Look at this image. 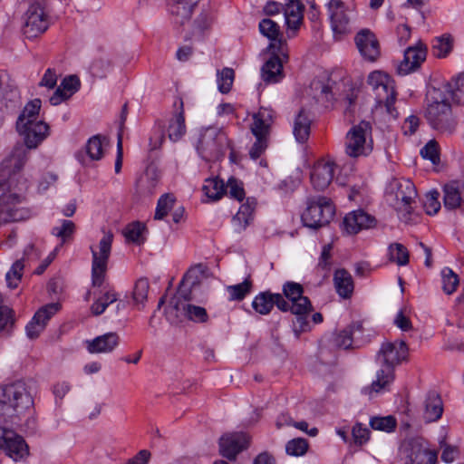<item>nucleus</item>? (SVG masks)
Returning <instances> with one entry per match:
<instances>
[{
  "instance_id": "a878e982",
  "label": "nucleus",
  "mask_w": 464,
  "mask_h": 464,
  "mask_svg": "<svg viewBox=\"0 0 464 464\" xmlns=\"http://www.w3.org/2000/svg\"><path fill=\"white\" fill-rule=\"evenodd\" d=\"M443 206L448 210L464 209V182L451 181L443 188Z\"/></svg>"
},
{
  "instance_id": "2eb2a0df",
  "label": "nucleus",
  "mask_w": 464,
  "mask_h": 464,
  "mask_svg": "<svg viewBox=\"0 0 464 464\" xmlns=\"http://www.w3.org/2000/svg\"><path fill=\"white\" fill-rule=\"evenodd\" d=\"M0 450L14 461L21 460L29 454V448L24 438L3 427H0Z\"/></svg>"
},
{
  "instance_id": "bf43d9fd",
  "label": "nucleus",
  "mask_w": 464,
  "mask_h": 464,
  "mask_svg": "<svg viewBox=\"0 0 464 464\" xmlns=\"http://www.w3.org/2000/svg\"><path fill=\"white\" fill-rule=\"evenodd\" d=\"M226 187V192L229 194V196L233 198L241 201L245 198V190L243 188V184L241 181L237 180L235 178H230L227 180Z\"/></svg>"
},
{
  "instance_id": "49530a36",
  "label": "nucleus",
  "mask_w": 464,
  "mask_h": 464,
  "mask_svg": "<svg viewBox=\"0 0 464 464\" xmlns=\"http://www.w3.org/2000/svg\"><path fill=\"white\" fill-rule=\"evenodd\" d=\"M188 305L185 300H180L179 297L173 298L166 309L168 320L171 323H176L184 317L182 314V306Z\"/></svg>"
},
{
  "instance_id": "13d9d810",
  "label": "nucleus",
  "mask_w": 464,
  "mask_h": 464,
  "mask_svg": "<svg viewBox=\"0 0 464 464\" xmlns=\"http://www.w3.org/2000/svg\"><path fill=\"white\" fill-rule=\"evenodd\" d=\"M144 230H145V227L141 223L135 222V223L130 224L126 227L124 235L128 241H130V242H133L136 244H140L143 241L142 233Z\"/></svg>"
},
{
  "instance_id": "bb28decb",
  "label": "nucleus",
  "mask_w": 464,
  "mask_h": 464,
  "mask_svg": "<svg viewBox=\"0 0 464 464\" xmlns=\"http://www.w3.org/2000/svg\"><path fill=\"white\" fill-rule=\"evenodd\" d=\"M105 143L106 138L102 135L91 137L85 145L84 151L76 153L77 160L82 165H88L89 160H100L103 157Z\"/></svg>"
},
{
  "instance_id": "f704fd0d",
  "label": "nucleus",
  "mask_w": 464,
  "mask_h": 464,
  "mask_svg": "<svg viewBox=\"0 0 464 464\" xmlns=\"http://www.w3.org/2000/svg\"><path fill=\"white\" fill-rule=\"evenodd\" d=\"M255 210V203L247 199L246 203L242 204L232 219L234 229L240 233L246 228V227L253 220Z\"/></svg>"
},
{
  "instance_id": "69168bd1",
  "label": "nucleus",
  "mask_w": 464,
  "mask_h": 464,
  "mask_svg": "<svg viewBox=\"0 0 464 464\" xmlns=\"http://www.w3.org/2000/svg\"><path fill=\"white\" fill-rule=\"evenodd\" d=\"M331 250L330 244L324 245L319 258L318 266L323 270H329L331 266Z\"/></svg>"
},
{
  "instance_id": "c9c22d12",
  "label": "nucleus",
  "mask_w": 464,
  "mask_h": 464,
  "mask_svg": "<svg viewBox=\"0 0 464 464\" xmlns=\"http://www.w3.org/2000/svg\"><path fill=\"white\" fill-rule=\"evenodd\" d=\"M450 100L456 103L464 104V75H459L448 82L441 89Z\"/></svg>"
},
{
  "instance_id": "7ed1b4c3",
  "label": "nucleus",
  "mask_w": 464,
  "mask_h": 464,
  "mask_svg": "<svg viewBox=\"0 0 464 464\" xmlns=\"http://www.w3.org/2000/svg\"><path fill=\"white\" fill-rule=\"evenodd\" d=\"M33 405L32 394L24 382L18 381L0 388V420L16 424Z\"/></svg>"
},
{
  "instance_id": "393cba45",
  "label": "nucleus",
  "mask_w": 464,
  "mask_h": 464,
  "mask_svg": "<svg viewBox=\"0 0 464 464\" xmlns=\"http://www.w3.org/2000/svg\"><path fill=\"white\" fill-rule=\"evenodd\" d=\"M304 5L298 0H289L284 6V15L289 38L295 36L303 24Z\"/></svg>"
},
{
  "instance_id": "5701e85b",
  "label": "nucleus",
  "mask_w": 464,
  "mask_h": 464,
  "mask_svg": "<svg viewBox=\"0 0 464 464\" xmlns=\"http://www.w3.org/2000/svg\"><path fill=\"white\" fill-rule=\"evenodd\" d=\"M427 48L424 44L419 42L413 46L408 47L404 51L403 60L398 66L400 74L407 75L416 69L426 60Z\"/></svg>"
},
{
  "instance_id": "72a5a7b5",
  "label": "nucleus",
  "mask_w": 464,
  "mask_h": 464,
  "mask_svg": "<svg viewBox=\"0 0 464 464\" xmlns=\"http://www.w3.org/2000/svg\"><path fill=\"white\" fill-rule=\"evenodd\" d=\"M312 120L304 110H301L293 123V133L297 142L304 143L310 135Z\"/></svg>"
},
{
  "instance_id": "774afa93",
  "label": "nucleus",
  "mask_w": 464,
  "mask_h": 464,
  "mask_svg": "<svg viewBox=\"0 0 464 464\" xmlns=\"http://www.w3.org/2000/svg\"><path fill=\"white\" fill-rule=\"evenodd\" d=\"M57 76L54 71L52 69H47L40 82L41 86L47 87L48 89H53L56 85Z\"/></svg>"
},
{
  "instance_id": "864d4df0",
  "label": "nucleus",
  "mask_w": 464,
  "mask_h": 464,
  "mask_svg": "<svg viewBox=\"0 0 464 464\" xmlns=\"http://www.w3.org/2000/svg\"><path fill=\"white\" fill-rule=\"evenodd\" d=\"M24 266L23 260H17L6 273L5 279L9 287L15 288L18 285L22 278Z\"/></svg>"
},
{
  "instance_id": "c756f323",
  "label": "nucleus",
  "mask_w": 464,
  "mask_h": 464,
  "mask_svg": "<svg viewBox=\"0 0 464 464\" xmlns=\"http://www.w3.org/2000/svg\"><path fill=\"white\" fill-rule=\"evenodd\" d=\"M120 343V337L116 333H107L87 341V350L91 353H107L112 352Z\"/></svg>"
},
{
  "instance_id": "ddd939ff",
  "label": "nucleus",
  "mask_w": 464,
  "mask_h": 464,
  "mask_svg": "<svg viewBox=\"0 0 464 464\" xmlns=\"http://www.w3.org/2000/svg\"><path fill=\"white\" fill-rule=\"evenodd\" d=\"M273 119L274 111L263 107L253 115V123L250 130L256 137V141L249 150V156L252 160H257L267 148V136Z\"/></svg>"
},
{
  "instance_id": "2f4dec72",
  "label": "nucleus",
  "mask_w": 464,
  "mask_h": 464,
  "mask_svg": "<svg viewBox=\"0 0 464 464\" xmlns=\"http://www.w3.org/2000/svg\"><path fill=\"white\" fill-rule=\"evenodd\" d=\"M199 0H168L169 12L174 17L175 23L183 24L189 20L194 6Z\"/></svg>"
},
{
  "instance_id": "0eeeda50",
  "label": "nucleus",
  "mask_w": 464,
  "mask_h": 464,
  "mask_svg": "<svg viewBox=\"0 0 464 464\" xmlns=\"http://www.w3.org/2000/svg\"><path fill=\"white\" fill-rule=\"evenodd\" d=\"M283 293L288 303V311L296 315L294 322L295 332L297 335L308 329L307 314L312 310L310 300L303 295V286L295 282H286L283 285Z\"/></svg>"
},
{
  "instance_id": "c03bdc74",
  "label": "nucleus",
  "mask_w": 464,
  "mask_h": 464,
  "mask_svg": "<svg viewBox=\"0 0 464 464\" xmlns=\"http://www.w3.org/2000/svg\"><path fill=\"white\" fill-rule=\"evenodd\" d=\"M441 283L442 290L446 295L453 294L459 285V276L455 274L452 269L444 267L441 272Z\"/></svg>"
},
{
  "instance_id": "a18cd8bd",
  "label": "nucleus",
  "mask_w": 464,
  "mask_h": 464,
  "mask_svg": "<svg viewBox=\"0 0 464 464\" xmlns=\"http://www.w3.org/2000/svg\"><path fill=\"white\" fill-rule=\"evenodd\" d=\"M182 314L187 318L195 323H205L208 319V313L204 307L188 304L182 306Z\"/></svg>"
},
{
  "instance_id": "4be33fe9",
  "label": "nucleus",
  "mask_w": 464,
  "mask_h": 464,
  "mask_svg": "<svg viewBox=\"0 0 464 464\" xmlns=\"http://www.w3.org/2000/svg\"><path fill=\"white\" fill-rule=\"evenodd\" d=\"M275 305L282 312H287L289 308L281 294H273L270 291L259 293L252 301L253 309L263 315L268 314Z\"/></svg>"
},
{
  "instance_id": "412c9836",
  "label": "nucleus",
  "mask_w": 464,
  "mask_h": 464,
  "mask_svg": "<svg viewBox=\"0 0 464 464\" xmlns=\"http://www.w3.org/2000/svg\"><path fill=\"white\" fill-rule=\"evenodd\" d=\"M248 444L249 437L244 432L225 434L219 440V452L223 457L233 460Z\"/></svg>"
},
{
  "instance_id": "4c0bfd02",
  "label": "nucleus",
  "mask_w": 464,
  "mask_h": 464,
  "mask_svg": "<svg viewBox=\"0 0 464 464\" xmlns=\"http://www.w3.org/2000/svg\"><path fill=\"white\" fill-rule=\"evenodd\" d=\"M118 300V294L112 288H107L91 305V312L98 316L103 314L109 304Z\"/></svg>"
},
{
  "instance_id": "473e14b6",
  "label": "nucleus",
  "mask_w": 464,
  "mask_h": 464,
  "mask_svg": "<svg viewBox=\"0 0 464 464\" xmlns=\"http://www.w3.org/2000/svg\"><path fill=\"white\" fill-rule=\"evenodd\" d=\"M336 293L343 299H349L353 293L354 283L352 275L344 268L337 269L334 275Z\"/></svg>"
},
{
  "instance_id": "0e129e2a",
  "label": "nucleus",
  "mask_w": 464,
  "mask_h": 464,
  "mask_svg": "<svg viewBox=\"0 0 464 464\" xmlns=\"http://www.w3.org/2000/svg\"><path fill=\"white\" fill-rule=\"evenodd\" d=\"M60 87H62L65 91V92H70V95L72 96L79 90L80 80L75 75L65 77L62 81Z\"/></svg>"
},
{
  "instance_id": "39448f33",
  "label": "nucleus",
  "mask_w": 464,
  "mask_h": 464,
  "mask_svg": "<svg viewBox=\"0 0 464 464\" xmlns=\"http://www.w3.org/2000/svg\"><path fill=\"white\" fill-rule=\"evenodd\" d=\"M417 197L414 184L408 179H392L386 188V201L399 214L400 218L408 222Z\"/></svg>"
},
{
  "instance_id": "6e6552de",
  "label": "nucleus",
  "mask_w": 464,
  "mask_h": 464,
  "mask_svg": "<svg viewBox=\"0 0 464 464\" xmlns=\"http://www.w3.org/2000/svg\"><path fill=\"white\" fill-rule=\"evenodd\" d=\"M51 0H33L24 15V34L28 38L44 33L51 24Z\"/></svg>"
},
{
  "instance_id": "4468645a",
  "label": "nucleus",
  "mask_w": 464,
  "mask_h": 464,
  "mask_svg": "<svg viewBox=\"0 0 464 464\" xmlns=\"http://www.w3.org/2000/svg\"><path fill=\"white\" fill-rule=\"evenodd\" d=\"M329 12L331 25L335 36L342 37L351 32L353 6L343 0H330Z\"/></svg>"
},
{
  "instance_id": "4d7b16f0",
  "label": "nucleus",
  "mask_w": 464,
  "mask_h": 464,
  "mask_svg": "<svg viewBox=\"0 0 464 464\" xmlns=\"http://www.w3.org/2000/svg\"><path fill=\"white\" fill-rule=\"evenodd\" d=\"M159 175L154 169H148L140 180V187L147 193H152L159 182Z\"/></svg>"
},
{
  "instance_id": "6ab92c4d",
  "label": "nucleus",
  "mask_w": 464,
  "mask_h": 464,
  "mask_svg": "<svg viewBox=\"0 0 464 464\" xmlns=\"http://www.w3.org/2000/svg\"><path fill=\"white\" fill-rule=\"evenodd\" d=\"M258 28L260 34L270 41L267 49L287 58L284 50L285 40L283 39L278 24L270 18H264L259 22Z\"/></svg>"
},
{
  "instance_id": "680f3d73",
  "label": "nucleus",
  "mask_w": 464,
  "mask_h": 464,
  "mask_svg": "<svg viewBox=\"0 0 464 464\" xmlns=\"http://www.w3.org/2000/svg\"><path fill=\"white\" fill-rule=\"evenodd\" d=\"M439 192L433 191L427 195L426 200L424 202V208L426 213L429 215L436 214L440 208V203L439 201Z\"/></svg>"
},
{
  "instance_id": "58836bf2",
  "label": "nucleus",
  "mask_w": 464,
  "mask_h": 464,
  "mask_svg": "<svg viewBox=\"0 0 464 464\" xmlns=\"http://www.w3.org/2000/svg\"><path fill=\"white\" fill-rule=\"evenodd\" d=\"M253 287V282L250 277H246L242 283L227 285L226 291L228 294L229 301H242L250 294Z\"/></svg>"
},
{
  "instance_id": "5fc2aeb1",
  "label": "nucleus",
  "mask_w": 464,
  "mask_h": 464,
  "mask_svg": "<svg viewBox=\"0 0 464 464\" xmlns=\"http://www.w3.org/2000/svg\"><path fill=\"white\" fill-rule=\"evenodd\" d=\"M308 450L307 440L304 439L297 438L289 440L285 445V451L291 456H302Z\"/></svg>"
},
{
  "instance_id": "338daca9",
  "label": "nucleus",
  "mask_w": 464,
  "mask_h": 464,
  "mask_svg": "<svg viewBox=\"0 0 464 464\" xmlns=\"http://www.w3.org/2000/svg\"><path fill=\"white\" fill-rule=\"evenodd\" d=\"M420 124V119L415 115L409 116L403 125L402 130L406 135H412L417 130Z\"/></svg>"
},
{
  "instance_id": "b1692460",
  "label": "nucleus",
  "mask_w": 464,
  "mask_h": 464,
  "mask_svg": "<svg viewBox=\"0 0 464 464\" xmlns=\"http://www.w3.org/2000/svg\"><path fill=\"white\" fill-rule=\"evenodd\" d=\"M335 164L330 160H318L311 172V183L315 189H325L333 180Z\"/></svg>"
},
{
  "instance_id": "e433bc0d",
  "label": "nucleus",
  "mask_w": 464,
  "mask_h": 464,
  "mask_svg": "<svg viewBox=\"0 0 464 464\" xmlns=\"http://www.w3.org/2000/svg\"><path fill=\"white\" fill-rule=\"evenodd\" d=\"M202 191L208 201H218L226 193V187L224 181L218 177L209 178L205 179Z\"/></svg>"
},
{
  "instance_id": "f257e3e1",
  "label": "nucleus",
  "mask_w": 464,
  "mask_h": 464,
  "mask_svg": "<svg viewBox=\"0 0 464 464\" xmlns=\"http://www.w3.org/2000/svg\"><path fill=\"white\" fill-rule=\"evenodd\" d=\"M27 160L26 150L16 148L0 169V214H11L13 207L21 202L27 180L19 175Z\"/></svg>"
},
{
  "instance_id": "9b49d317",
  "label": "nucleus",
  "mask_w": 464,
  "mask_h": 464,
  "mask_svg": "<svg viewBox=\"0 0 464 464\" xmlns=\"http://www.w3.org/2000/svg\"><path fill=\"white\" fill-rule=\"evenodd\" d=\"M367 82L375 93L377 103L383 104L387 112L392 118L396 119L398 117V111L393 107L396 101L393 81L388 74L375 71L369 74Z\"/></svg>"
},
{
  "instance_id": "37998d69",
  "label": "nucleus",
  "mask_w": 464,
  "mask_h": 464,
  "mask_svg": "<svg viewBox=\"0 0 464 464\" xmlns=\"http://www.w3.org/2000/svg\"><path fill=\"white\" fill-rule=\"evenodd\" d=\"M176 202L174 195L167 193L162 195L157 202L154 218L162 220L168 213L173 208Z\"/></svg>"
},
{
  "instance_id": "a19ab883",
  "label": "nucleus",
  "mask_w": 464,
  "mask_h": 464,
  "mask_svg": "<svg viewBox=\"0 0 464 464\" xmlns=\"http://www.w3.org/2000/svg\"><path fill=\"white\" fill-rule=\"evenodd\" d=\"M389 260L398 266H406L409 263L410 254L408 249L401 243H392L388 247Z\"/></svg>"
},
{
  "instance_id": "aec40b11",
  "label": "nucleus",
  "mask_w": 464,
  "mask_h": 464,
  "mask_svg": "<svg viewBox=\"0 0 464 464\" xmlns=\"http://www.w3.org/2000/svg\"><path fill=\"white\" fill-rule=\"evenodd\" d=\"M61 309L59 303H51L41 307L25 327L26 334L34 339L44 331L47 322Z\"/></svg>"
},
{
  "instance_id": "f03ea898",
  "label": "nucleus",
  "mask_w": 464,
  "mask_h": 464,
  "mask_svg": "<svg viewBox=\"0 0 464 464\" xmlns=\"http://www.w3.org/2000/svg\"><path fill=\"white\" fill-rule=\"evenodd\" d=\"M407 355L408 347L405 342L383 343L376 355V362L380 366L376 372V380L370 386L363 388V393L372 398L374 394L388 390L395 378V367L404 361Z\"/></svg>"
},
{
  "instance_id": "f3484780",
  "label": "nucleus",
  "mask_w": 464,
  "mask_h": 464,
  "mask_svg": "<svg viewBox=\"0 0 464 464\" xmlns=\"http://www.w3.org/2000/svg\"><path fill=\"white\" fill-rule=\"evenodd\" d=\"M376 219L362 209H357L347 213L341 224L343 233L356 235L359 232L374 227Z\"/></svg>"
},
{
  "instance_id": "e2e57ef3",
  "label": "nucleus",
  "mask_w": 464,
  "mask_h": 464,
  "mask_svg": "<svg viewBox=\"0 0 464 464\" xmlns=\"http://www.w3.org/2000/svg\"><path fill=\"white\" fill-rule=\"evenodd\" d=\"M369 430L362 427L360 423L355 424L352 430L353 440L359 445L365 443L369 440Z\"/></svg>"
},
{
  "instance_id": "423d86ee",
  "label": "nucleus",
  "mask_w": 464,
  "mask_h": 464,
  "mask_svg": "<svg viewBox=\"0 0 464 464\" xmlns=\"http://www.w3.org/2000/svg\"><path fill=\"white\" fill-rule=\"evenodd\" d=\"M429 95L426 118L430 125L440 132H452L457 121L452 115L449 98L441 89H434Z\"/></svg>"
},
{
  "instance_id": "9d476101",
  "label": "nucleus",
  "mask_w": 464,
  "mask_h": 464,
  "mask_svg": "<svg viewBox=\"0 0 464 464\" xmlns=\"http://www.w3.org/2000/svg\"><path fill=\"white\" fill-rule=\"evenodd\" d=\"M345 153L351 158L368 156L373 149L372 125L362 121L353 125L345 137Z\"/></svg>"
},
{
  "instance_id": "c85d7f7f",
  "label": "nucleus",
  "mask_w": 464,
  "mask_h": 464,
  "mask_svg": "<svg viewBox=\"0 0 464 464\" xmlns=\"http://www.w3.org/2000/svg\"><path fill=\"white\" fill-rule=\"evenodd\" d=\"M278 55L273 53L261 68V78L266 84L277 83L284 78L283 63Z\"/></svg>"
},
{
  "instance_id": "8fccbe9b",
  "label": "nucleus",
  "mask_w": 464,
  "mask_h": 464,
  "mask_svg": "<svg viewBox=\"0 0 464 464\" xmlns=\"http://www.w3.org/2000/svg\"><path fill=\"white\" fill-rule=\"evenodd\" d=\"M370 425L373 430L391 432L396 428V420L392 416L373 417L370 420Z\"/></svg>"
},
{
  "instance_id": "3c124183",
  "label": "nucleus",
  "mask_w": 464,
  "mask_h": 464,
  "mask_svg": "<svg viewBox=\"0 0 464 464\" xmlns=\"http://www.w3.org/2000/svg\"><path fill=\"white\" fill-rule=\"evenodd\" d=\"M111 63L108 58L99 57L92 61L90 66L91 72L93 76L103 78L110 72Z\"/></svg>"
},
{
  "instance_id": "052dcab7",
  "label": "nucleus",
  "mask_w": 464,
  "mask_h": 464,
  "mask_svg": "<svg viewBox=\"0 0 464 464\" xmlns=\"http://www.w3.org/2000/svg\"><path fill=\"white\" fill-rule=\"evenodd\" d=\"M422 158L430 160L432 163L439 161V148L435 140H430L421 150Z\"/></svg>"
},
{
  "instance_id": "de8ad7c7",
  "label": "nucleus",
  "mask_w": 464,
  "mask_h": 464,
  "mask_svg": "<svg viewBox=\"0 0 464 464\" xmlns=\"http://www.w3.org/2000/svg\"><path fill=\"white\" fill-rule=\"evenodd\" d=\"M234 71L231 68H224L221 72H218V87L220 92L227 93L232 87L234 82Z\"/></svg>"
},
{
  "instance_id": "09e8293b",
  "label": "nucleus",
  "mask_w": 464,
  "mask_h": 464,
  "mask_svg": "<svg viewBox=\"0 0 464 464\" xmlns=\"http://www.w3.org/2000/svg\"><path fill=\"white\" fill-rule=\"evenodd\" d=\"M75 225L72 221L63 219L61 225L53 227L52 235L62 239V243L66 242L74 233Z\"/></svg>"
},
{
  "instance_id": "cd10ccee",
  "label": "nucleus",
  "mask_w": 464,
  "mask_h": 464,
  "mask_svg": "<svg viewBox=\"0 0 464 464\" xmlns=\"http://www.w3.org/2000/svg\"><path fill=\"white\" fill-rule=\"evenodd\" d=\"M173 105L175 113L169 123L168 136L170 140L176 142L186 133L183 100L178 97Z\"/></svg>"
},
{
  "instance_id": "1a4fd4ad",
  "label": "nucleus",
  "mask_w": 464,
  "mask_h": 464,
  "mask_svg": "<svg viewBox=\"0 0 464 464\" xmlns=\"http://www.w3.org/2000/svg\"><path fill=\"white\" fill-rule=\"evenodd\" d=\"M335 209L332 200L324 196L310 197L301 218L304 226L318 228L327 225L334 218Z\"/></svg>"
},
{
  "instance_id": "7c9ffc66",
  "label": "nucleus",
  "mask_w": 464,
  "mask_h": 464,
  "mask_svg": "<svg viewBox=\"0 0 464 464\" xmlns=\"http://www.w3.org/2000/svg\"><path fill=\"white\" fill-rule=\"evenodd\" d=\"M443 412V404L440 394L434 391L429 392L423 401V418L431 422L440 419Z\"/></svg>"
},
{
  "instance_id": "f8f14e48",
  "label": "nucleus",
  "mask_w": 464,
  "mask_h": 464,
  "mask_svg": "<svg viewBox=\"0 0 464 464\" xmlns=\"http://www.w3.org/2000/svg\"><path fill=\"white\" fill-rule=\"evenodd\" d=\"M112 241V233L106 232L96 246H91L92 256V284L93 287H100L104 283Z\"/></svg>"
},
{
  "instance_id": "603ef678",
  "label": "nucleus",
  "mask_w": 464,
  "mask_h": 464,
  "mask_svg": "<svg viewBox=\"0 0 464 464\" xmlns=\"http://www.w3.org/2000/svg\"><path fill=\"white\" fill-rule=\"evenodd\" d=\"M150 288V284L148 279L140 278L136 281L134 289H133V300L136 304H143L147 300L148 292Z\"/></svg>"
},
{
  "instance_id": "20e7f679",
  "label": "nucleus",
  "mask_w": 464,
  "mask_h": 464,
  "mask_svg": "<svg viewBox=\"0 0 464 464\" xmlns=\"http://www.w3.org/2000/svg\"><path fill=\"white\" fill-rule=\"evenodd\" d=\"M41 104L39 99L28 102L16 122V129L28 149L36 148L48 135L49 126L38 120Z\"/></svg>"
},
{
  "instance_id": "dca6fc26",
  "label": "nucleus",
  "mask_w": 464,
  "mask_h": 464,
  "mask_svg": "<svg viewBox=\"0 0 464 464\" xmlns=\"http://www.w3.org/2000/svg\"><path fill=\"white\" fill-rule=\"evenodd\" d=\"M225 136L216 128L207 129L201 135L197 150L202 159L212 160L221 154Z\"/></svg>"
},
{
  "instance_id": "a211bd4d",
  "label": "nucleus",
  "mask_w": 464,
  "mask_h": 464,
  "mask_svg": "<svg viewBox=\"0 0 464 464\" xmlns=\"http://www.w3.org/2000/svg\"><path fill=\"white\" fill-rule=\"evenodd\" d=\"M355 45L363 57L369 62H375L381 55V48L376 35L367 28L360 30L354 37Z\"/></svg>"
},
{
  "instance_id": "ea45409f",
  "label": "nucleus",
  "mask_w": 464,
  "mask_h": 464,
  "mask_svg": "<svg viewBox=\"0 0 464 464\" xmlns=\"http://www.w3.org/2000/svg\"><path fill=\"white\" fill-rule=\"evenodd\" d=\"M361 327L362 326L359 324H352L337 333L334 337V345L342 349H348L352 347L354 330L356 329L361 331Z\"/></svg>"
},
{
  "instance_id": "79ce46f5",
  "label": "nucleus",
  "mask_w": 464,
  "mask_h": 464,
  "mask_svg": "<svg viewBox=\"0 0 464 464\" xmlns=\"http://www.w3.org/2000/svg\"><path fill=\"white\" fill-rule=\"evenodd\" d=\"M411 464H435L437 453L426 448L413 449L411 454Z\"/></svg>"
},
{
  "instance_id": "6e6d98bb",
  "label": "nucleus",
  "mask_w": 464,
  "mask_h": 464,
  "mask_svg": "<svg viewBox=\"0 0 464 464\" xmlns=\"http://www.w3.org/2000/svg\"><path fill=\"white\" fill-rule=\"evenodd\" d=\"M451 40L449 37H440L432 45V54L437 58H444L451 52Z\"/></svg>"
}]
</instances>
